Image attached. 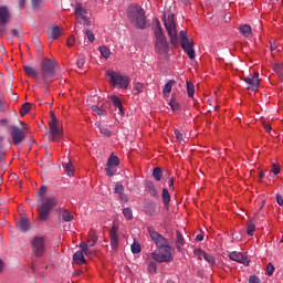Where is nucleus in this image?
Masks as SVG:
<instances>
[{
	"label": "nucleus",
	"mask_w": 283,
	"mask_h": 283,
	"mask_svg": "<svg viewBox=\"0 0 283 283\" xmlns=\"http://www.w3.org/2000/svg\"><path fill=\"white\" fill-rule=\"evenodd\" d=\"M148 233L153 242H155L158 251H154L150 253V256L163 264L164 262H174V248L169 244V239L165 238L158 231H155L154 228H148Z\"/></svg>",
	"instance_id": "f257e3e1"
},
{
	"label": "nucleus",
	"mask_w": 283,
	"mask_h": 283,
	"mask_svg": "<svg viewBox=\"0 0 283 283\" xmlns=\"http://www.w3.org/2000/svg\"><path fill=\"white\" fill-rule=\"evenodd\" d=\"M40 81L41 86L45 87L54 82V74H56V67H59V63L54 59L44 57L40 64Z\"/></svg>",
	"instance_id": "f03ea898"
},
{
	"label": "nucleus",
	"mask_w": 283,
	"mask_h": 283,
	"mask_svg": "<svg viewBox=\"0 0 283 283\" xmlns=\"http://www.w3.org/2000/svg\"><path fill=\"white\" fill-rule=\"evenodd\" d=\"M128 21H130L134 28L137 30H145L147 28V17L145 15V9L140 6H130L127 11Z\"/></svg>",
	"instance_id": "7ed1b4c3"
},
{
	"label": "nucleus",
	"mask_w": 283,
	"mask_h": 283,
	"mask_svg": "<svg viewBox=\"0 0 283 283\" xmlns=\"http://www.w3.org/2000/svg\"><path fill=\"white\" fill-rule=\"evenodd\" d=\"M74 14L75 21L76 23H80V25H84V28H90V25H94V18H92V12L87 11L83 3H75Z\"/></svg>",
	"instance_id": "20e7f679"
},
{
	"label": "nucleus",
	"mask_w": 283,
	"mask_h": 283,
	"mask_svg": "<svg viewBox=\"0 0 283 283\" xmlns=\"http://www.w3.org/2000/svg\"><path fill=\"white\" fill-rule=\"evenodd\" d=\"M155 34V52L158 54H167L169 52V44L167 43V38L163 32V27H160V22L154 29Z\"/></svg>",
	"instance_id": "39448f33"
},
{
	"label": "nucleus",
	"mask_w": 283,
	"mask_h": 283,
	"mask_svg": "<svg viewBox=\"0 0 283 283\" xmlns=\"http://www.w3.org/2000/svg\"><path fill=\"white\" fill-rule=\"evenodd\" d=\"M105 76L114 87H119V90H127L129 87V76L127 75L108 70Z\"/></svg>",
	"instance_id": "423d86ee"
},
{
	"label": "nucleus",
	"mask_w": 283,
	"mask_h": 283,
	"mask_svg": "<svg viewBox=\"0 0 283 283\" xmlns=\"http://www.w3.org/2000/svg\"><path fill=\"white\" fill-rule=\"evenodd\" d=\"M164 23L168 32V36H170V43L172 45H176L178 43V31L176 30V21L174 20V13L165 12Z\"/></svg>",
	"instance_id": "0eeeda50"
},
{
	"label": "nucleus",
	"mask_w": 283,
	"mask_h": 283,
	"mask_svg": "<svg viewBox=\"0 0 283 283\" xmlns=\"http://www.w3.org/2000/svg\"><path fill=\"white\" fill-rule=\"evenodd\" d=\"M56 207V198L50 197L42 199V203L38 207V213L40 220H48L50 211Z\"/></svg>",
	"instance_id": "6e6552de"
},
{
	"label": "nucleus",
	"mask_w": 283,
	"mask_h": 283,
	"mask_svg": "<svg viewBox=\"0 0 283 283\" xmlns=\"http://www.w3.org/2000/svg\"><path fill=\"white\" fill-rule=\"evenodd\" d=\"M32 258H41L45 253V238L35 237L31 242Z\"/></svg>",
	"instance_id": "1a4fd4ad"
},
{
	"label": "nucleus",
	"mask_w": 283,
	"mask_h": 283,
	"mask_svg": "<svg viewBox=\"0 0 283 283\" xmlns=\"http://www.w3.org/2000/svg\"><path fill=\"white\" fill-rule=\"evenodd\" d=\"M8 134H10L13 145H21L25 140V132L19 126H8Z\"/></svg>",
	"instance_id": "9d476101"
},
{
	"label": "nucleus",
	"mask_w": 283,
	"mask_h": 283,
	"mask_svg": "<svg viewBox=\"0 0 283 283\" xmlns=\"http://www.w3.org/2000/svg\"><path fill=\"white\" fill-rule=\"evenodd\" d=\"M51 120L49 122L50 125V136L49 140H56V138H61V129L59 128V119H56V115L54 112H50Z\"/></svg>",
	"instance_id": "9b49d317"
},
{
	"label": "nucleus",
	"mask_w": 283,
	"mask_h": 283,
	"mask_svg": "<svg viewBox=\"0 0 283 283\" xmlns=\"http://www.w3.org/2000/svg\"><path fill=\"white\" fill-rule=\"evenodd\" d=\"M248 90L258 92L260 90V73L250 74L244 78Z\"/></svg>",
	"instance_id": "f8f14e48"
},
{
	"label": "nucleus",
	"mask_w": 283,
	"mask_h": 283,
	"mask_svg": "<svg viewBox=\"0 0 283 283\" xmlns=\"http://www.w3.org/2000/svg\"><path fill=\"white\" fill-rule=\"evenodd\" d=\"M46 34L50 41L54 42L61 34H63V29L59 25L49 27Z\"/></svg>",
	"instance_id": "ddd939ff"
},
{
	"label": "nucleus",
	"mask_w": 283,
	"mask_h": 283,
	"mask_svg": "<svg viewBox=\"0 0 283 283\" xmlns=\"http://www.w3.org/2000/svg\"><path fill=\"white\" fill-rule=\"evenodd\" d=\"M109 238H111V247L114 251H116V249H118V242H119V238H118V227L113 226L109 230Z\"/></svg>",
	"instance_id": "4468645a"
},
{
	"label": "nucleus",
	"mask_w": 283,
	"mask_h": 283,
	"mask_svg": "<svg viewBox=\"0 0 283 283\" xmlns=\"http://www.w3.org/2000/svg\"><path fill=\"white\" fill-rule=\"evenodd\" d=\"M181 48L188 54L189 59H196V51L193 50V42L185 40L181 42Z\"/></svg>",
	"instance_id": "2eb2a0df"
},
{
	"label": "nucleus",
	"mask_w": 283,
	"mask_h": 283,
	"mask_svg": "<svg viewBox=\"0 0 283 283\" xmlns=\"http://www.w3.org/2000/svg\"><path fill=\"white\" fill-rule=\"evenodd\" d=\"M230 260H233V262H239V264H244V266H249V259L244 258V254L242 252H231L229 255Z\"/></svg>",
	"instance_id": "dca6fc26"
},
{
	"label": "nucleus",
	"mask_w": 283,
	"mask_h": 283,
	"mask_svg": "<svg viewBox=\"0 0 283 283\" xmlns=\"http://www.w3.org/2000/svg\"><path fill=\"white\" fill-rule=\"evenodd\" d=\"M23 70L25 72L27 76H31L32 78H34L36 81V83L39 85H41V74H39V71H36L34 67H32L30 65H24Z\"/></svg>",
	"instance_id": "f3484780"
},
{
	"label": "nucleus",
	"mask_w": 283,
	"mask_h": 283,
	"mask_svg": "<svg viewBox=\"0 0 283 283\" xmlns=\"http://www.w3.org/2000/svg\"><path fill=\"white\" fill-rule=\"evenodd\" d=\"M196 255H199V260H202V258H203V260H206V262H208V264H210V266H214V264H216V256H213V255H211V254H209V253H207V252H205L203 250H196Z\"/></svg>",
	"instance_id": "a211bd4d"
},
{
	"label": "nucleus",
	"mask_w": 283,
	"mask_h": 283,
	"mask_svg": "<svg viewBox=\"0 0 283 283\" xmlns=\"http://www.w3.org/2000/svg\"><path fill=\"white\" fill-rule=\"evenodd\" d=\"M8 21H10V11H8V7H0V24L4 28Z\"/></svg>",
	"instance_id": "6ab92c4d"
},
{
	"label": "nucleus",
	"mask_w": 283,
	"mask_h": 283,
	"mask_svg": "<svg viewBox=\"0 0 283 283\" xmlns=\"http://www.w3.org/2000/svg\"><path fill=\"white\" fill-rule=\"evenodd\" d=\"M145 187H146V190L148 191V193H149L153 198H158V190L156 189V185H154V181H151V180H146V181H145Z\"/></svg>",
	"instance_id": "aec40b11"
},
{
	"label": "nucleus",
	"mask_w": 283,
	"mask_h": 283,
	"mask_svg": "<svg viewBox=\"0 0 283 283\" xmlns=\"http://www.w3.org/2000/svg\"><path fill=\"white\" fill-rule=\"evenodd\" d=\"M17 227L23 233H25V231H30V221L28 220V217H22L17 223Z\"/></svg>",
	"instance_id": "412c9836"
},
{
	"label": "nucleus",
	"mask_w": 283,
	"mask_h": 283,
	"mask_svg": "<svg viewBox=\"0 0 283 283\" xmlns=\"http://www.w3.org/2000/svg\"><path fill=\"white\" fill-rule=\"evenodd\" d=\"M115 193H117L120 200H124V202H127V197L125 196V186H123L122 182H117L115 185Z\"/></svg>",
	"instance_id": "4be33fe9"
},
{
	"label": "nucleus",
	"mask_w": 283,
	"mask_h": 283,
	"mask_svg": "<svg viewBox=\"0 0 283 283\" xmlns=\"http://www.w3.org/2000/svg\"><path fill=\"white\" fill-rule=\"evenodd\" d=\"M176 249L180 253L182 251V248L185 247V238L182 237V233L180 231H176Z\"/></svg>",
	"instance_id": "5701e85b"
},
{
	"label": "nucleus",
	"mask_w": 283,
	"mask_h": 283,
	"mask_svg": "<svg viewBox=\"0 0 283 283\" xmlns=\"http://www.w3.org/2000/svg\"><path fill=\"white\" fill-rule=\"evenodd\" d=\"M182 96L179 92H174L169 102L170 107H180V101Z\"/></svg>",
	"instance_id": "b1692460"
},
{
	"label": "nucleus",
	"mask_w": 283,
	"mask_h": 283,
	"mask_svg": "<svg viewBox=\"0 0 283 283\" xmlns=\"http://www.w3.org/2000/svg\"><path fill=\"white\" fill-rule=\"evenodd\" d=\"M174 85H176V82L174 80L168 81L163 90V95L165 98H169V95L171 94V90H174Z\"/></svg>",
	"instance_id": "393cba45"
},
{
	"label": "nucleus",
	"mask_w": 283,
	"mask_h": 283,
	"mask_svg": "<svg viewBox=\"0 0 283 283\" xmlns=\"http://www.w3.org/2000/svg\"><path fill=\"white\" fill-rule=\"evenodd\" d=\"M163 202L166 209H169V202H171V195L167 188L163 189L161 192Z\"/></svg>",
	"instance_id": "a878e982"
},
{
	"label": "nucleus",
	"mask_w": 283,
	"mask_h": 283,
	"mask_svg": "<svg viewBox=\"0 0 283 283\" xmlns=\"http://www.w3.org/2000/svg\"><path fill=\"white\" fill-rule=\"evenodd\" d=\"M73 262L75 264H85V254H83V251H77L73 254Z\"/></svg>",
	"instance_id": "bb28decb"
},
{
	"label": "nucleus",
	"mask_w": 283,
	"mask_h": 283,
	"mask_svg": "<svg viewBox=\"0 0 283 283\" xmlns=\"http://www.w3.org/2000/svg\"><path fill=\"white\" fill-rule=\"evenodd\" d=\"M275 74H277L280 81H283V62L273 65Z\"/></svg>",
	"instance_id": "cd10ccee"
},
{
	"label": "nucleus",
	"mask_w": 283,
	"mask_h": 283,
	"mask_svg": "<svg viewBox=\"0 0 283 283\" xmlns=\"http://www.w3.org/2000/svg\"><path fill=\"white\" fill-rule=\"evenodd\" d=\"M62 165L64 167V171H65L66 176H69V178H71L72 177V157L69 156V163H66V164L63 163Z\"/></svg>",
	"instance_id": "c85d7f7f"
},
{
	"label": "nucleus",
	"mask_w": 283,
	"mask_h": 283,
	"mask_svg": "<svg viewBox=\"0 0 283 283\" xmlns=\"http://www.w3.org/2000/svg\"><path fill=\"white\" fill-rule=\"evenodd\" d=\"M97 242H98V235H96V233L94 232H91L86 244H88V247H96Z\"/></svg>",
	"instance_id": "c756f323"
},
{
	"label": "nucleus",
	"mask_w": 283,
	"mask_h": 283,
	"mask_svg": "<svg viewBox=\"0 0 283 283\" xmlns=\"http://www.w3.org/2000/svg\"><path fill=\"white\" fill-rule=\"evenodd\" d=\"M239 30L243 36H251L252 34L251 25L249 24L241 25Z\"/></svg>",
	"instance_id": "7c9ffc66"
},
{
	"label": "nucleus",
	"mask_w": 283,
	"mask_h": 283,
	"mask_svg": "<svg viewBox=\"0 0 283 283\" xmlns=\"http://www.w3.org/2000/svg\"><path fill=\"white\" fill-rule=\"evenodd\" d=\"M120 165V160L116 156H111L107 160V167H118Z\"/></svg>",
	"instance_id": "2f4dec72"
},
{
	"label": "nucleus",
	"mask_w": 283,
	"mask_h": 283,
	"mask_svg": "<svg viewBox=\"0 0 283 283\" xmlns=\"http://www.w3.org/2000/svg\"><path fill=\"white\" fill-rule=\"evenodd\" d=\"M153 177L155 178V180H157V182H160V180H163V169H160V167L154 168Z\"/></svg>",
	"instance_id": "473e14b6"
},
{
	"label": "nucleus",
	"mask_w": 283,
	"mask_h": 283,
	"mask_svg": "<svg viewBox=\"0 0 283 283\" xmlns=\"http://www.w3.org/2000/svg\"><path fill=\"white\" fill-rule=\"evenodd\" d=\"M99 52H101V56H103V59H107L112 54V51L106 45L99 46Z\"/></svg>",
	"instance_id": "72a5a7b5"
},
{
	"label": "nucleus",
	"mask_w": 283,
	"mask_h": 283,
	"mask_svg": "<svg viewBox=\"0 0 283 283\" xmlns=\"http://www.w3.org/2000/svg\"><path fill=\"white\" fill-rule=\"evenodd\" d=\"M187 94L189 98H193V94H196V86L191 82H187Z\"/></svg>",
	"instance_id": "f704fd0d"
},
{
	"label": "nucleus",
	"mask_w": 283,
	"mask_h": 283,
	"mask_svg": "<svg viewBox=\"0 0 283 283\" xmlns=\"http://www.w3.org/2000/svg\"><path fill=\"white\" fill-rule=\"evenodd\" d=\"M148 273H150V275H156V273H158V264L154 261H151L148 264Z\"/></svg>",
	"instance_id": "c9c22d12"
},
{
	"label": "nucleus",
	"mask_w": 283,
	"mask_h": 283,
	"mask_svg": "<svg viewBox=\"0 0 283 283\" xmlns=\"http://www.w3.org/2000/svg\"><path fill=\"white\" fill-rule=\"evenodd\" d=\"M42 105H54V99H50L49 102L45 99H36L34 103V107H41Z\"/></svg>",
	"instance_id": "e433bc0d"
},
{
	"label": "nucleus",
	"mask_w": 283,
	"mask_h": 283,
	"mask_svg": "<svg viewBox=\"0 0 283 283\" xmlns=\"http://www.w3.org/2000/svg\"><path fill=\"white\" fill-rule=\"evenodd\" d=\"M123 216L126 220H134V212L132 211V208H124Z\"/></svg>",
	"instance_id": "4c0bfd02"
},
{
	"label": "nucleus",
	"mask_w": 283,
	"mask_h": 283,
	"mask_svg": "<svg viewBox=\"0 0 283 283\" xmlns=\"http://www.w3.org/2000/svg\"><path fill=\"white\" fill-rule=\"evenodd\" d=\"M98 129L101 132V134H103V136H106V138H109L112 136V130H109L107 127L98 124Z\"/></svg>",
	"instance_id": "58836bf2"
},
{
	"label": "nucleus",
	"mask_w": 283,
	"mask_h": 283,
	"mask_svg": "<svg viewBox=\"0 0 283 283\" xmlns=\"http://www.w3.org/2000/svg\"><path fill=\"white\" fill-rule=\"evenodd\" d=\"M61 218L64 222H70L72 220V214H70V211L62 209Z\"/></svg>",
	"instance_id": "ea45409f"
},
{
	"label": "nucleus",
	"mask_w": 283,
	"mask_h": 283,
	"mask_svg": "<svg viewBox=\"0 0 283 283\" xmlns=\"http://www.w3.org/2000/svg\"><path fill=\"white\" fill-rule=\"evenodd\" d=\"M84 34L87 38V40L90 41V43H94V41H96V36H94V32H92V30L85 29Z\"/></svg>",
	"instance_id": "a19ab883"
},
{
	"label": "nucleus",
	"mask_w": 283,
	"mask_h": 283,
	"mask_svg": "<svg viewBox=\"0 0 283 283\" xmlns=\"http://www.w3.org/2000/svg\"><path fill=\"white\" fill-rule=\"evenodd\" d=\"M111 103L114 105V107H123V103L120 102V97L114 95L111 97Z\"/></svg>",
	"instance_id": "79ce46f5"
},
{
	"label": "nucleus",
	"mask_w": 283,
	"mask_h": 283,
	"mask_svg": "<svg viewBox=\"0 0 283 283\" xmlns=\"http://www.w3.org/2000/svg\"><path fill=\"white\" fill-rule=\"evenodd\" d=\"M94 114H97V116H107V111L103 107H93Z\"/></svg>",
	"instance_id": "37998d69"
},
{
	"label": "nucleus",
	"mask_w": 283,
	"mask_h": 283,
	"mask_svg": "<svg viewBox=\"0 0 283 283\" xmlns=\"http://www.w3.org/2000/svg\"><path fill=\"white\" fill-rule=\"evenodd\" d=\"M76 65L80 70H83V66L85 65V55H80L77 57Z\"/></svg>",
	"instance_id": "c03bdc74"
},
{
	"label": "nucleus",
	"mask_w": 283,
	"mask_h": 283,
	"mask_svg": "<svg viewBox=\"0 0 283 283\" xmlns=\"http://www.w3.org/2000/svg\"><path fill=\"white\" fill-rule=\"evenodd\" d=\"M130 249H132V253H135V254L140 253V251H142V249H140V243L134 242V243L130 245Z\"/></svg>",
	"instance_id": "a18cd8bd"
},
{
	"label": "nucleus",
	"mask_w": 283,
	"mask_h": 283,
	"mask_svg": "<svg viewBox=\"0 0 283 283\" xmlns=\"http://www.w3.org/2000/svg\"><path fill=\"white\" fill-rule=\"evenodd\" d=\"M247 233L248 235H253V233H255V224L253 223H248L247 224Z\"/></svg>",
	"instance_id": "49530a36"
},
{
	"label": "nucleus",
	"mask_w": 283,
	"mask_h": 283,
	"mask_svg": "<svg viewBox=\"0 0 283 283\" xmlns=\"http://www.w3.org/2000/svg\"><path fill=\"white\" fill-rule=\"evenodd\" d=\"M143 90H145V84L135 83L134 91L136 92V94H140L143 92Z\"/></svg>",
	"instance_id": "de8ad7c7"
},
{
	"label": "nucleus",
	"mask_w": 283,
	"mask_h": 283,
	"mask_svg": "<svg viewBox=\"0 0 283 283\" xmlns=\"http://www.w3.org/2000/svg\"><path fill=\"white\" fill-rule=\"evenodd\" d=\"M0 127H7L8 132V127H14V125H10V120H8V118H2L0 119Z\"/></svg>",
	"instance_id": "09e8293b"
},
{
	"label": "nucleus",
	"mask_w": 283,
	"mask_h": 283,
	"mask_svg": "<svg viewBox=\"0 0 283 283\" xmlns=\"http://www.w3.org/2000/svg\"><path fill=\"white\" fill-rule=\"evenodd\" d=\"M41 3H43V0H31L33 10H39V8H41Z\"/></svg>",
	"instance_id": "8fccbe9b"
},
{
	"label": "nucleus",
	"mask_w": 283,
	"mask_h": 283,
	"mask_svg": "<svg viewBox=\"0 0 283 283\" xmlns=\"http://www.w3.org/2000/svg\"><path fill=\"white\" fill-rule=\"evenodd\" d=\"M266 271L268 275H273V271H275V266L273 265V263H268Z\"/></svg>",
	"instance_id": "3c124183"
},
{
	"label": "nucleus",
	"mask_w": 283,
	"mask_h": 283,
	"mask_svg": "<svg viewBox=\"0 0 283 283\" xmlns=\"http://www.w3.org/2000/svg\"><path fill=\"white\" fill-rule=\"evenodd\" d=\"M175 136H176V138H177V140H178L179 143H182V140H185V139L182 138V133H180V130H178V129H175Z\"/></svg>",
	"instance_id": "603ef678"
},
{
	"label": "nucleus",
	"mask_w": 283,
	"mask_h": 283,
	"mask_svg": "<svg viewBox=\"0 0 283 283\" xmlns=\"http://www.w3.org/2000/svg\"><path fill=\"white\" fill-rule=\"evenodd\" d=\"M105 171H106V176H114V167L106 166Z\"/></svg>",
	"instance_id": "864d4df0"
},
{
	"label": "nucleus",
	"mask_w": 283,
	"mask_h": 283,
	"mask_svg": "<svg viewBox=\"0 0 283 283\" xmlns=\"http://www.w3.org/2000/svg\"><path fill=\"white\" fill-rule=\"evenodd\" d=\"M32 43L35 45V48H41V40L39 36L32 38Z\"/></svg>",
	"instance_id": "5fc2aeb1"
},
{
	"label": "nucleus",
	"mask_w": 283,
	"mask_h": 283,
	"mask_svg": "<svg viewBox=\"0 0 283 283\" xmlns=\"http://www.w3.org/2000/svg\"><path fill=\"white\" fill-rule=\"evenodd\" d=\"M180 41L181 43L185 41H189V38L185 31H180Z\"/></svg>",
	"instance_id": "6e6d98bb"
},
{
	"label": "nucleus",
	"mask_w": 283,
	"mask_h": 283,
	"mask_svg": "<svg viewBox=\"0 0 283 283\" xmlns=\"http://www.w3.org/2000/svg\"><path fill=\"white\" fill-rule=\"evenodd\" d=\"M20 114L21 116H25V114H30V107H21Z\"/></svg>",
	"instance_id": "4d7b16f0"
},
{
	"label": "nucleus",
	"mask_w": 283,
	"mask_h": 283,
	"mask_svg": "<svg viewBox=\"0 0 283 283\" xmlns=\"http://www.w3.org/2000/svg\"><path fill=\"white\" fill-rule=\"evenodd\" d=\"M6 160V150L0 146V163Z\"/></svg>",
	"instance_id": "13d9d810"
},
{
	"label": "nucleus",
	"mask_w": 283,
	"mask_h": 283,
	"mask_svg": "<svg viewBox=\"0 0 283 283\" xmlns=\"http://www.w3.org/2000/svg\"><path fill=\"white\" fill-rule=\"evenodd\" d=\"M249 283H260V277L251 275L249 279Z\"/></svg>",
	"instance_id": "bf43d9fd"
},
{
	"label": "nucleus",
	"mask_w": 283,
	"mask_h": 283,
	"mask_svg": "<svg viewBox=\"0 0 283 283\" xmlns=\"http://www.w3.org/2000/svg\"><path fill=\"white\" fill-rule=\"evenodd\" d=\"M88 247L90 245L86 242H82L80 244V249H81L80 251H82V252L87 251Z\"/></svg>",
	"instance_id": "052dcab7"
},
{
	"label": "nucleus",
	"mask_w": 283,
	"mask_h": 283,
	"mask_svg": "<svg viewBox=\"0 0 283 283\" xmlns=\"http://www.w3.org/2000/svg\"><path fill=\"white\" fill-rule=\"evenodd\" d=\"M276 202H277V205H280V207L283 206V198H282V195H280V193L276 195Z\"/></svg>",
	"instance_id": "680f3d73"
},
{
	"label": "nucleus",
	"mask_w": 283,
	"mask_h": 283,
	"mask_svg": "<svg viewBox=\"0 0 283 283\" xmlns=\"http://www.w3.org/2000/svg\"><path fill=\"white\" fill-rule=\"evenodd\" d=\"M195 240H196V242H202L205 240V234L203 233L197 234Z\"/></svg>",
	"instance_id": "e2e57ef3"
},
{
	"label": "nucleus",
	"mask_w": 283,
	"mask_h": 283,
	"mask_svg": "<svg viewBox=\"0 0 283 283\" xmlns=\"http://www.w3.org/2000/svg\"><path fill=\"white\" fill-rule=\"evenodd\" d=\"M272 172L274 174V176H277V174H280V167H276L275 164H273Z\"/></svg>",
	"instance_id": "0e129e2a"
},
{
	"label": "nucleus",
	"mask_w": 283,
	"mask_h": 283,
	"mask_svg": "<svg viewBox=\"0 0 283 283\" xmlns=\"http://www.w3.org/2000/svg\"><path fill=\"white\" fill-rule=\"evenodd\" d=\"M18 2H19V8L23 10V8H25V0H18Z\"/></svg>",
	"instance_id": "69168bd1"
},
{
	"label": "nucleus",
	"mask_w": 283,
	"mask_h": 283,
	"mask_svg": "<svg viewBox=\"0 0 283 283\" xmlns=\"http://www.w3.org/2000/svg\"><path fill=\"white\" fill-rule=\"evenodd\" d=\"M45 191H48V188H45V186H42V187L39 189L40 196H43V193H45Z\"/></svg>",
	"instance_id": "338daca9"
},
{
	"label": "nucleus",
	"mask_w": 283,
	"mask_h": 283,
	"mask_svg": "<svg viewBox=\"0 0 283 283\" xmlns=\"http://www.w3.org/2000/svg\"><path fill=\"white\" fill-rule=\"evenodd\" d=\"M11 34H12V36H18L19 38V30L12 29Z\"/></svg>",
	"instance_id": "774afa93"
}]
</instances>
